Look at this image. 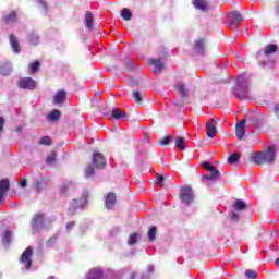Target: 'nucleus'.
I'll list each match as a JSON object with an SVG mask.
<instances>
[{
  "mask_svg": "<svg viewBox=\"0 0 279 279\" xmlns=\"http://www.w3.org/2000/svg\"><path fill=\"white\" fill-rule=\"evenodd\" d=\"M148 271H149V274H153V271H154V265L148 266Z\"/></svg>",
  "mask_w": 279,
  "mask_h": 279,
  "instance_id": "5fc2aeb1",
  "label": "nucleus"
},
{
  "mask_svg": "<svg viewBox=\"0 0 279 279\" xmlns=\"http://www.w3.org/2000/svg\"><path fill=\"white\" fill-rule=\"evenodd\" d=\"M245 276L246 278H250V279H256L258 278V272H256L255 270H246L245 271Z\"/></svg>",
  "mask_w": 279,
  "mask_h": 279,
  "instance_id": "4c0bfd02",
  "label": "nucleus"
},
{
  "mask_svg": "<svg viewBox=\"0 0 279 279\" xmlns=\"http://www.w3.org/2000/svg\"><path fill=\"white\" fill-rule=\"evenodd\" d=\"M0 73L1 75L8 76L12 73V63H3L0 65Z\"/></svg>",
  "mask_w": 279,
  "mask_h": 279,
  "instance_id": "aec40b11",
  "label": "nucleus"
},
{
  "mask_svg": "<svg viewBox=\"0 0 279 279\" xmlns=\"http://www.w3.org/2000/svg\"><path fill=\"white\" fill-rule=\"evenodd\" d=\"M95 19L93 17V13L87 12L85 15V24L88 29H93V23Z\"/></svg>",
  "mask_w": 279,
  "mask_h": 279,
  "instance_id": "5701e85b",
  "label": "nucleus"
},
{
  "mask_svg": "<svg viewBox=\"0 0 279 279\" xmlns=\"http://www.w3.org/2000/svg\"><path fill=\"white\" fill-rule=\"evenodd\" d=\"M12 241V232L7 230L4 233H3V238H2V243L4 245H10Z\"/></svg>",
  "mask_w": 279,
  "mask_h": 279,
  "instance_id": "bb28decb",
  "label": "nucleus"
},
{
  "mask_svg": "<svg viewBox=\"0 0 279 279\" xmlns=\"http://www.w3.org/2000/svg\"><path fill=\"white\" fill-rule=\"evenodd\" d=\"M206 132L209 138L217 136V122H215V120H210L206 123Z\"/></svg>",
  "mask_w": 279,
  "mask_h": 279,
  "instance_id": "9b49d317",
  "label": "nucleus"
},
{
  "mask_svg": "<svg viewBox=\"0 0 279 279\" xmlns=\"http://www.w3.org/2000/svg\"><path fill=\"white\" fill-rule=\"evenodd\" d=\"M230 217H231V219H232V221H239V214L238 213H234V211H232L231 214H230Z\"/></svg>",
  "mask_w": 279,
  "mask_h": 279,
  "instance_id": "49530a36",
  "label": "nucleus"
},
{
  "mask_svg": "<svg viewBox=\"0 0 279 279\" xmlns=\"http://www.w3.org/2000/svg\"><path fill=\"white\" fill-rule=\"evenodd\" d=\"M4 22L8 25H11L12 23H16V13L15 11L11 12L9 15L4 17Z\"/></svg>",
  "mask_w": 279,
  "mask_h": 279,
  "instance_id": "a878e982",
  "label": "nucleus"
},
{
  "mask_svg": "<svg viewBox=\"0 0 279 279\" xmlns=\"http://www.w3.org/2000/svg\"><path fill=\"white\" fill-rule=\"evenodd\" d=\"M72 228H75V221L66 223V230H71Z\"/></svg>",
  "mask_w": 279,
  "mask_h": 279,
  "instance_id": "8fccbe9b",
  "label": "nucleus"
},
{
  "mask_svg": "<svg viewBox=\"0 0 279 279\" xmlns=\"http://www.w3.org/2000/svg\"><path fill=\"white\" fill-rule=\"evenodd\" d=\"M178 263H179V265H182V263H184V259L183 258H179Z\"/></svg>",
  "mask_w": 279,
  "mask_h": 279,
  "instance_id": "6e6d98bb",
  "label": "nucleus"
},
{
  "mask_svg": "<svg viewBox=\"0 0 279 279\" xmlns=\"http://www.w3.org/2000/svg\"><path fill=\"white\" fill-rule=\"evenodd\" d=\"M149 63L154 65L153 73H160L162 71V61L160 59H150Z\"/></svg>",
  "mask_w": 279,
  "mask_h": 279,
  "instance_id": "a211bd4d",
  "label": "nucleus"
},
{
  "mask_svg": "<svg viewBox=\"0 0 279 279\" xmlns=\"http://www.w3.org/2000/svg\"><path fill=\"white\" fill-rule=\"evenodd\" d=\"M48 119L50 121H58L60 119V110H53L51 113L48 114Z\"/></svg>",
  "mask_w": 279,
  "mask_h": 279,
  "instance_id": "f704fd0d",
  "label": "nucleus"
},
{
  "mask_svg": "<svg viewBox=\"0 0 279 279\" xmlns=\"http://www.w3.org/2000/svg\"><path fill=\"white\" fill-rule=\"evenodd\" d=\"M175 89L178 90L181 97H186L189 95V90L186 89V86H184V84L182 83H177Z\"/></svg>",
  "mask_w": 279,
  "mask_h": 279,
  "instance_id": "412c9836",
  "label": "nucleus"
},
{
  "mask_svg": "<svg viewBox=\"0 0 279 279\" xmlns=\"http://www.w3.org/2000/svg\"><path fill=\"white\" fill-rule=\"evenodd\" d=\"M8 191H10V181L8 179H3L0 181V204H2Z\"/></svg>",
  "mask_w": 279,
  "mask_h": 279,
  "instance_id": "ddd939ff",
  "label": "nucleus"
},
{
  "mask_svg": "<svg viewBox=\"0 0 279 279\" xmlns=\"http://www.w3.org/2000/svg\"><path fill=\"white\" fill-rule=\"evenodd\" d=\"M134 278H136V274L132 272V275H131V278H130V279H134Z\"/></svg>",
  "mask_w": 279,
  "mask_h": 279,
  "instance_id": "13d9d810",
  "label": "nucleus"
},
{
  "mask_svg": "<svg viewBox=\"0 0 279 279\" xmlns=\"http://www.w3.org/2000/svg\"><path fill=\"white\" fill-rule=\"evenodd\" d=\"M250 160L254 165H265V162L271 165L276 160V147L270 145L265 151L253 153L250 156Z\"/></svg>",
  "mask_w": 279,
  "mask_h": 279,
  "instance_id": "f257e3e1",
  "label": "nucleus"
},
{
  "mask_svg": "<svg viewBox=\"0 0 279 279\" xmlns=\"http://www.w3.org/2000/svg\"><path fill=\"white\" fill-rule=\"evenodd\" d=\"M233 208H234V210H245V208H246L245 202H243L241 199H235V202L233 204Z\"/></svg>",
  "mask_w": 279,
  "mask_h": 279,
  "instance_id": "c85d7f7f",
  "label": "nucleus"
},
{
  "mask_svg": "<svg viewBox=\"0 0 279 279\" xmlns=\"http://www.w3.org/2000/svg\"><path fill=\"white\" fill-rule=\"evenodd\" d=\"M138 239H141V234L138 233L131 234L128 240L129 245H136Z\"/></svg>",
  "mask_w": 279,
  "mask_h": 279,
  "instance_id": "7c9ffc66",
  "label": "nucleus"
},
{
  "mask_svg": "<svg viewBox=\"0 0 279 279\" xmlns=\"http://www.w3.org/2000/svg\"><path fill=\"white\" fill-rule=\"evenodd\" d=\"M243 23V15L238 11L229 12L227 15V25L228 27H235V29Z\"/></svg>",
  "mask_w": 279,
  "mask_h": 279,
  "instance_id": "39448f33",
  "label": "nucleus"
},
{
  "mask_svg": "<svg viewBox=\"0 0 279 279\" xmlns=\"http://www.w3.org/2000/svg\"><path fill=\"white\" fill-rule=\"evenodd\" d=\"M34 254V250L28 246L22 254L21 263L23 266H25L26 269H29L32 267V255Z\"/></svg>",
  "mask_w": 279,
  "mask_h": 279,
  "instance_id": "0eeeda50",
  "label": "nucleus"
},
{
  "mask_svg": "<svg viewBox=\"0 0 279 279\" xmlns=\"http://www.w3.org/2000/svg\"><path fill=\"white\" fill-rule=\"evenodd\" d=\"M105 204L108 210H112V208H114L117 205V195L112 192L108 193L105 197Z\"/></svg>",
  "mask_w": 279,
  "mask_h": 279,
  "instance_id": "f8f14e48",
  "label": "nucleus"
},
{
  "mask_svg": "<svg viewBox=\"0 0 279 279\" xmlns=\"http://www.w3.org/2000/svg\"><path fill=\"white\" fill-rule=\"evenodd\" d=\"M40 145H51V137L49 136H44L39 141Z\"/></svg>",
  "mask_w": 279,
  "mask_h": 279,
  "instance_id": "a19ab883",
  "label": "nucleus"
},
{
  "mask_svg": "<svg viewBox=\"0 0 279 279\" xmlns=\"http://www.w3.org/2000/svg\"><path fill=\"white\" fill-rule=\"evenodd\" d=\"M241 158V155H239L238 153H233L229 158H228V162L230 165H236V162H239V159Z\"/></svg>",
  "mask_w": 279,
  "mask_h": 279,
  "instance_id": "473e14b6",
  "label": "nucleus"
},
{
  "mask_svg": "<svg viewBox=\"0 0 279 279\" xmlns=\"http://www.w3.org/2000/svg\"><path fill=\"white\" fill-rule=\"evenodd\" d=\"M142 279H149V277H148V276L143 275V276H142Z\"/></svg>",
  "mask_w": 279,
  "mask_h": 279,
  "instance_id": "bf43d9fd",
  "label": "nucleus"
},
{
  "mask_svg": "<svg viewBox=\"0 0 279 279\" xmlns=\"http://www.w3.org/2000/svg\"><path fill=\"white\" fill-rule=\"evenodd\" d=\"M275 112L277 117L279 118V105H275Z\"/></svg>",
  "mask_w": 279,
  "mask_h": 279,
  "instance_id": "864d4df0",
  "label": "nucleus"
},
{
  "mask_svg": "<svg viewBox=\"0 0 279 279\" xmlns=\"http://www.w3.org/2000/svg\"><path fill=\"white\" fill-rule=\"evenodd\" d=\"M93 163L96 169H104L106 167V158L101 153H94L93 155Z\"/></svg>",
  "mask_w": 279,
  "mask_h": 279,
  "instance_id": "9d476101",
  "label": "nucleus"
},
{
  "mask_svg": "<svg viewBox=\"0 0 279 279\" xmlns=\"http://www.w3.org/2000/svg\"><path fill=\"white\" fill-rule=\"evenodd\" d=\"M66 101V92L59 90L53 97V104L60 105Z\"/></svg>",
  "mask_w": 279,
  "mask_h": 279,
  "instance_id": "dca6fc26",
  "label": "nucleus"
},
{
  "mask_svg": "<svg viewBox=\"0 0 279 279\" xmlns=\"http://www.w3.org/2000/svg\"><path fill=\"white\" fill-rule=\"evenodd\" d=\"M85 204H88V192H84L81 199H73L68 210L69 215H75L77 208H84Z\"/></svg>",
  "mask_w": 279,
  "mask_h": 279,
  "instance_id": "20e7f679",
  "label": "nucleus"
},
{
  "mask_svg": "<svg viewBox=\"0 0 279 279\" xmlns=\"http://www.w3.org/2000/svg\"><path fill=\"white\" fill-rule=\"evenodd\" d=\"M175 147L181 151H184V149H186V142L182 137H178L175 141Z\"/></svg>",
  "mask_w": 279,
  "mask_h": 279,
  "instance_id": "cd10ccee",
  "label": "nucleus"
},
{
  "mask_svg": "<svg viewBox=\"0 0 279 279\" xmlns=\"http://www.w3.org/2000/svg\"><path fill=\"white\" fill-rule=\"evenodd\" d=\"M203 167L209 171L210 174H204L201 182L203 184H205V182H208V181H215L217 180L218 178H220L221 175V172L219 170H217V168H215V166L208 163V162H204L203 163Z\"/></svg>",
  "mask_w": 279,
  "mask_h": 279,
  "instance_id": "7ed1b4c3",
  "label": "nucleus"
},
{
  "mask_svg": "<svg viewBox=\"0 0 279 279\" xmlns=\"http://www.w3.org/2000/svg\"><path fill=\"white\" fill-rule=\"evenodd\" d=\"M104 278V270L99 268H93L88 271L86 279H101Z\"/></svg>",
  "mask_w": 279,
  "mask_h": 279,
  "instance_id": "4468645a",
  "label": "nucleus"
},
{
  "mask_svg": "<svg viewBox=\"0 0 279 279\" xmlns=\"http://www.w3.org/2000/svg\"><path fill=\"white\" fill-rule=\"evenodd\" d=\"M45 221V214H36L32 220V227L35 232H38L40 228H43V223Z\"/></svg>",
  "mask_w": 279,
  "mask_h": 279,
  "instance_id": "1a4fd4ad",
  "label": "nucleus"
},
{
  "mask_svg": "<svg viewBox=\"0 0 279 279\" xmlns=\"http://www.w3.org/2000/svg\"><path fill=\"white\" fill-rule=\"evenodd\" d=\"M72 189H75V184H73L72 181H68L62 184L60 191L62 194L66 193L68 191H72Z\"/></svg>",
  "mask_w": 279,
  "mask_h": 279,
  "instance_id": "b1692460",
  "label": "nucleus"
},
{
  "mask_svg": "<svg viewBox=\"0 0 279 279\" xmlns=\"http://www.w3.org/2000/svg\"><path fill=\"white\" fill-rule=\"evenodd\" d=\"M39 5H41L45 10V12H47V2H44L43 0H37Z\"/></svg>",
  "mask_w": 279,
  "mask_h": 279,
  "instance_id": "de8ad7c7",
  "label": "nucleus"
},
{
  "mask_svg": "<svg viewBox=\"0 0 279 279\" xmlns=\"http://www.w3.org/2000/svg\"><path fill=\"white\" fill-rule=\"evenodd\" d=\"M19 87L24 90H34L36 88V81L32 77H23L19 81Z\"/></svg>",
  "mask_w": 279,
  "mask_h": 279,
  "instance_id": "6e6552de",
  "label": "nucleus"
},
{
  "mask_svg": "<svg viewBox=\"0 0 279 279\" xmlns=\"http://www.w3.org/2000/svg\"><path fill=\"white\" fill-rule=\"evenodd\" d=\"M10 45L15 53H21V46L16 36L10 35Z\"/></svg>",
  "mask_w": 279,
  "mask_h": 279,
  "instance_id": "f3484780",
  "label": "nucleus"
},
{
  "mask_svg": "<svg viewBox=\"0 0 279 279\" xmlns=\"http://www.w3.org/2000/svg\"><path fill=\"white\" fill-rule=\"evenodd\" d=\"M56 161V153H51L50 155H48L46 162L47 165H52V162Z\"/></svg>",
  "mask_w": 279,
  "mask_h": 279,
  "instance_id": "79ce46f5",
  "label": "nucleus"
},
{
  "mask_svg": "<svg viewBox=\"0 0 279 279\" xmlns=\"http://www.w3.org/2000/svg\"><path fill=\"white\" fill-rule=\"evenodd\" d=\"M162 182H165V177L159 175V177L157 178V184H162Z\"/></svg>",
  "mask_w": 279,
  "mask_h": 279,
  "instance_id": "603ef678",
  "label": "nucleus"
},
{
  "mask_svg": "<svg viewBox=\"0 0 279 279\" xmlns=\"http://www.w3.org/2000/svg\"><path fill=\"white\" fill-rule=\"evenodd\" d=\"M194 51L198 56H204V39H198L194 44Z\"/></svg>",
  "mask_w": 279,
  "mask_h": 279,
  "instance_id": "6ab92c4d",
  "label": "nucleus"
},
{
  "mask_svg": "<svg viewBox=\"0 0 279 279\" xmlns=\"http://www.w3.org/2000/svg\"><path fill=\"white\" fill-rule=\"evenodd\" d=\"M193 5L194 8H196V10H202V11L208 8L205 0H193Z\"/></svg>",
  "mask_w": 279,
  "mask_h": 279,
  "instance_id": "4be33fe9",
  "label": "nucleus"
},
{
  "mask_svg": "<svg viewBox=\"0 0 279 279\" xmlns=\"http://www.w3.org/2000/svg\"><path fill=\"white\" fill-rule=\"evenodd\" d=\"M275 265L276 267H279V258L276 259Z\"/></svg>",
  "mask_w": 279,
  "mask_h": 279,
  "instance_id": "4d7b16f0",
  "label": "nucleus"
},
{
  "mask_svg": "<svg viewBox=\"0 0 279 279\" xmlns=\"http://www.w3.org/2000/svg\"><path fill=\"white\" fill-rule=\"evenodd\" d=\"M276 51H278V46H276L274 44H270L265 49V56H269L271 53H276Z\"/></svg>",
  "mask_w": 279,
  "mask_h": 279,
  "instance_id": "2f4dec72",
  "label": "nucleus"
},
{
  "mask_svg": "<svg viewBox=\"0 0 279 279\" xmlns=\"http://www.w3.org/2000/svg\"><path fill=\"white\" fill-rule=\"evenodd\" d=\"M235 132H236V138H239V141H242V138L245 136V121L244 120H242L241 122H239L236 124Z\"/></svg>",
  "mask_w": 279,
  "mask_h": 279,
  "instance_id": "2eb2a0df",
  "label": "nucleus"
},
{
  "mask_svg": "<svg viewBox=\"0 0 279 279\" xmlns=\"http://www.w3.org/2000/svg\"><path fill=\"white\" fill-rule=\"evenodd\" d=\"M58 241V235H53L50 238L47 242L46 245L47 247H51V245H56V242Z\"/></svg>",
  "mask_w": 279,
  "mask_h": 279,
  "instance_id": "ea45409f",
  "label": "nucleus"
},
{
  "mask_svg": "<svg viewBox=\"0 0 279 279\" xmlns=\"http://www.w3.org/2000/svg\"><path fill=\"white\" fill-rule=\"evenodd\" d=\"M111 117L113 119H123V117H125V112L121 111L120 109H113L111 111Z\"/></svg>",
  "mask_w": 279,
  "mask_h": 279,
  "instance_id": "c756f323",
  "label": "nucleus"
},
{
  "mask_svg": "<svg viewBox=\"0 0 279 279\" xmlns=\"http://www.w3.org/2000/svg\"><path fill=\"white\" fill-rule=\"evenodd\" d=\"M20 186H21L22 189H25V186H27V180L22 179V180L20 181Z\"/></svg>",
  "mask_w": 279,
  "mask_h": 279,
  "instance_id": "09e8293b",
  "label": "nucleus"
},
{
  "mask_svg": "<svg viewBox=\"0 0 279 279\" xmlns=\"http://www.w3.org/2000/svg\"><path fill=\"white\" fill-rule=\"evenodd\" d=\"M250 93V75L240 74L236 78V85L233 88V95L238 99H247Z\"/></svg>",
  "mask_w": 279,
  "mask_h": 279,
  "instance_id": "f03ea898",
  "label": "nucleus"
},
{
  "mask_svg": "<svg viewBox=\"0 0 279 279\" xmlns=\"http://www.w3.org/2000/svg\"><path fill=\"white\" fill-rule=\"evenodd\" d=\"M193 195V189L189 185H185L181 187L180 198L183 204H186L187 206L193 203L194 199Z\"/></svg>",
  "mask_w": 279,
  "mask_h": 279,
  "instance_id": "423d86ee",
  "label": "nucleus"
},
{
  "mask_svg": "<svg viewBox=\"0 0 279 279\" xmlns=\"http://www.w3.org/2000/svg\"><path fill=\"white\" fill-rule=\"evenodd\" d=\"M133 98L135 99L136 104H141V101H143V98L141 97L140 92H133Z\"/></svg>",
  "mask_w": 279,
  "mask_h": 279,
  "instance_id": "37998d69",
  "label": "nucleus"
},
{
  "mask_svg": "<svg viewBox=\"0 0 279 279\" xmlns=\"http://www.w3.org/2000/svg\"><path fill=\"white\" fill-rule=\"evenodd\" d=\"M171 143V136H166L161 142L160 145H169Z\"/></svg>",
  "mask_w": 279,
  "mask_h": 279,
  "instance_id": "a18cd8bd",
  "label": "nucleus"
},
{
  "mask_svg": "<svg viewBox=\"0 0 279 279\" xmlns=\"http://www.w3.org/2000/svg\"><path fill=\"white\" fill-rule=\"evenodd\" d=\"M43 186H45V181H37L36 185H35V189L37 191H43Z\"/></svg>",
  "mask_w": 279,
  "mask_h": 279,
  "instance_id": "c03bdc74",
  "label": "nucleus"
},
{
  "mask_svg": "<svg viewBox=\"0 0 279 279\" xmlns=\"http://www.w3.org/2000/svg\"><path fill=\"white\" fill-rule=\"evenodd\" d=\"M28 40L31 43V45H38V43L40 41L38 35H36V33H32L29 36H28Z\"/></svg>",
  "mask_w": 279,
  "mask_h": 279,
  "instance_id": "c9c22d12",
  "label": "nucleus"
},
{
  "mask_svg": "<svg viewBox=\"0 0 279 279\" xmlns=\"http://www.w3.org/2000/svg\"><path fill=\"white\" fill-rule=\"evenodd\" d=\"M19 112H20L19 109H16V113H17V114H19Z\"/></svg>",
  "mask_w": 279,
  "mask_h": 279,
  "instance_id": "052dcab7",
  "label": "nucleus"
},
{
  "mask_svg": "<svg viewBox=\"0 0 279 279\" xmlns=\"http://www.w3.org/2000/svg\"><path fill=\"white\" fill-rule=\"evenodd\" d=\"M158 232V228H156V226H153L148 229V241H156V234Z\"/></svg>",
  "mask_w": 279,
  "mask_h": 279,
  "instance_id": "393cba45",
  "label": "nucleus"
},
{
  "mask_svg": "<svg viewBox=\"0 0 279 279\" xmlns=\"http://www.w3.org/2000/svg\"><path fill=\"white\" fill-rule=\"evenodd\" d=\"M95 168L93 166H87L85 169V178H90V175H94Z\"/></svg>",
  "mask_w": 279,
  "mask_h": 279,
  "instance_id": "58836bf2",
  "label": "nucleus"
},
{
  "mask_svg": "<svg viewBox=\"0 0 279 279\" xmlns=\"http://www.w3.org/2000/svg\"><path fill=\"white\" fill-rule=\"evenodd\" d=\"M38 69H40V62L35 61V62L31 63V65H29V73H36V71H38Z\"/></svg>",
  "mask_w": 279,
  "mask_h": 279,
  "instance_id": "e433bc0d",
  "label": "nucleus"
},
{
  "mask_svg": "<svg viewBox=\"0 0 279 279\" xmlns=\"http://www.w3.org/2000/svg\"><path fill=\"white\" fill-rule=\"evenodd\" d=\"M121 16H122V19H124V21H131L132 11H130V9H123L121 12Z\"/></svg>",
  "mask_w": 279,
  "mask_h": 279,
  "instance_id": "72a5a7b5",
  "label": "nucleus"
},
{
  "mask_svg": "<svg viewBox=\"0 0 279 279\" xmlns=\"http://www.w3.org/2000/svg\"><path fill=\"white\" fill-rule=\"evenodd\" d=\"M5 123V120L3 119V117H0V132L3 131V124Z\"/></svg>",
  "mask_w": 279,
  "mask_h": 279,
  "instance_id": "3c124183",
  "label": "nucleus"
}]
</instances>
